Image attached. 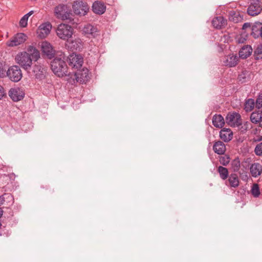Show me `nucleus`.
<instances>
[{"label":"nucleus","mask_w":262,"mask_h":262,"mask_svg":"<svg viewBox=\"0 0 262 262\" xmlns=\"http://www.w3.org/2000/svg\"><path fill=\"white\" fill-rule=\"evenodd\" d=\"M56 17L62 20H68L69 23L73 24L74 18L71 10L67 6L60 4L56 6L54 9Z\"/></svg>","instance_id":"f257e3e1"},{"label":"nucleus","mask_w":262,"mask_h":262,"mask_svg":"<svg viewBox=\"0 0 262 262\" xmlns=\"http://www.w3.org/2000/svg\"><path fill=\"white\" fill-rule=\"evenodd\" d=\"M51 68L53 72L58 77L67 75L68 67L62 57L55 58L51 61Z\"/></svg>","instance_id":"f03ea898"},{"label":"nucleus","mask_w":262,"mask_h":262,"mask_svg":"<svg viewBox=\"0 0 262 262\" xmlns=\"http://www.w3.org/2000/svg\"><path fill=\"white\" fill-rule=\"evenodd\" d=\"M72 9L75 15L83 16L88 14L90 7L86 2L82 0H77L73 3Z\"/></svg>","instance_id":"7ed1b4c3"},{"label":"nucleus","mask_w":262,"mask_h":262,"mask_svg":"<svg viewBox=\"0 0 262 262\" xmlns=\"http://www.w3.org/2000/svg\"><path fill=\"white\" fill-rule=\"evenodd\" d=\"M262 11V2L260 0H249L247 10V14L251 16H255Z\"/></svg>","instance_id":"20e7f679"},{"label":"nucleus","mask_w":262,"mask_h":262,"mask_svg":"<svg viewBox=\"0 0 262 262\" xmlns=\"http://www.w3.org/2000/svg\"><path fill=\"white\" fill-rule=\"evenodd\" d=\"M57 36L63 40H68L72 37L73 29L70 25L60 24L56 30Z\"/></svg>","instance_id":"39448f33"},{"label":"nucleus","mask_w":262,"mask_h":262,"mask_svg":"<svg viewBox=\"0 0 262 262\" xmlns=\"http://www.w3.org/2000/svg\"><path fill=\"white\" fill-rule=\"evenodd\" d=\"M32 55V53H29L26 52H21L16 56V59L20 66L23 67L24 69L27 70L28 68H31L32 61L31 57Z\"/></svg>","instance_id":"423d86ee"},{"label":"nucleus","mask_w":262,"mask_h":262,"mask_svg":"<svg viewBox=\"0 0 262 262\" xmlns=\"http://www.w3.org/2000/svg\"><path fill=\"white\" fill-rule=\"evenodd\" d=\"M70 75L74 82L75 80H76V82H88L90 79L89 70L86 68L79 70Z\"/></svg>","instance_id":"0eeeda50"},{"label":"nucleus","mask_w":262,"mask_h":262,"mask_svg":"<svg viewBox=\"0 0 262 262\" xmlns=\"http://www.w3.org/2000/svg\"><path fill=\"white\" fill-rule=\"evenodd\" d=\"M226 121L231 127H239L242 124L241 116L236 112L228 113L226 117Z\"/></svg>","instance_id":"6e6552de"},{"label":"nucleus","mask_w":262,"mask_h":262,"mask_svg":"<svg viewBox=\"0 0 262 262\" xmlns=\"http://www.w3.org/2000/svg\"><path fill=\"white\" fill-rule=\"evenodd\" d=\"M7 75L13 82H18L22 77L20 69L17 66L11 67L8 69Z\"/></svg>","instance_id":"1a4fd4ad"},{"label":"nucleus","mask_w":262,"mask_h":262,"mask_svg":"<svg viewBox=\"0 0 262 262\" xmlns=\"http://www.w3.org/2000/svg\"><path fill=\"white\" fill-rule=\"evenodd\" d=\"M69 65L72 68L80 69L83 63V58L81 55L72 54L68 57Z\"/></svg>","instance_id":"9d476101"},{"label":"nucleus","mask_w":262,"mask_h":262,"mask_svg":"<svg viewBox=\"0 0 262 262\" xmlns=\"http://www.w3.org/2000/svg\"><path fill=\"white\" fill-rule=\"evenodd\" d=\"M27 36L24 33H17L7 41L6 45L9 47L17 46L24 42Z\"/></svg>","instance_id":"9b49d317"},{"label":"nucleus","mask_w":262,"mask_h":262,"mask_svg":"<svg viewBox=\"0 0 262 262\" xmlns=\"http://www.w3.org/2000/svg\"><path fill=\"white\" fill-rule=\"evenodd\" d=\"M10 98L14 102L21 100L25 96L24 92L19 88H11L8 93Z\"/></svg>","instance_id":"f8f14e48"},{"label":"nucleus","mask_w":262,"mask_h":262,"mask_svg":"<svg viewBox=\"0 0 262 262\" xmlns=\"http://www.w3.org/2000/svg\"><path fill=\"white\" fill-rule=\"evenodd\" d=\"M52 25L47 23L40 25L36 31L37 36L40 38H46L50 33Z\"/></svg>","instance_id":"ddd939ff"},{"label":"nucleus","mask_w":262,"mask_h":262,"mask_svg":"<svg viewBox=\"0 0 262 262\" xmlns=\"http://www.w3.org/2000/svg\"><path fill=\"white\" fill-rule=\"evenodd\" d=\"M238 57L236 54H230L223 58V64L229 67H234L237 65Z\"/></svg>","instance_id":"4468645a"},{"label":"nucleus","mask_w":262,"mask_h":262,"mask_svg":"<svg viewBox=\"0 0 262 262\" xmlns=\"http://www.w3.org/2000/svg\"><path fill=\"white\" fill-rule=\"evenodd\" d=\"M42 53L45 54L49 59L54 57L55 51L51 44L47 41H42L40 45Z\"/></svg>","instance_id":"2eb2a0df"},{"label":"nucleus","mask_w":262,"mask_h":262,"mask_svg":"<svg viewBox=\"0 0 262 262\" xmlns=\"http://www.w3.org/2000/svg\"><path fill=\"white\" fill-rule=\"evenodd\" d=\"M46 69L44 67L43 65L41 64H35L34 66V74H35V78L38 80H43L46 74Z\"/></svg>","instance_id":"dca6fc26"},{"label":"nucleus","mask_w":262,"mask_h":262,"mask_svg":"<svg viewBox=\"0 0 262 262\" xmlns=\"http://www.w3.org/2000/svg\"><path fill=\"white\" fill-rule=\"evenodd\" d=\"M92 10L95 14L102 15L106 11V6L103 2L96 1L93 3Z\"/></svg>","instance_id":"f3484780"},{"label":"nucleus","mask_w":262,"mask_h":262,"mask_svg":"<svg viewBox=\"0 0 262 262\" xmlns=\"http://www.w3.org/2000/svg\"><path fill=\"white\" fill-rule=\"evenodd\" d=\"M251 35L254 38L261 37L262 38V23L260 21L255 22L251 27Z\"/></svg>","instance_id":"a211bd4d"},{"label":"nucleus","mask_w":262,"mask_h":262,"mask_svg":"<svg viewBox=\"0 0 262 262\" xmlns=\"http://www.w3.org/2000/svg\"><path fill=\"white\" fill-rule=\"evenodd\" d=\"M251 121L262 128V108L252 112L250 115Z\"/></svg>","instance_id":"6ab92c4d"},{"label":"nucleus","mask_w":262,"mask_h":262,"mask_svg":"<svg viewBox=\"0 0 262 262\" xmlns=\"http://www.w3.org/2000/svg\"><path fill=\"white\" fill-rule=\"evenodd\" d=\"M69 47L73 51H80L83 48V42L79 38H76L74 39L69 41Z\"/></svg>","instance_id":"aec40b11"},{"label":"nucleus","mask_w":262,"mask_h":262,"mask_svg":"<svg viewBox=\"0 0 262 262\" xmlns=\"http://www.w3.org/2000/svg\"><path fill=\"white\" fill-rule=\"evenodd\" d=\"M220 137L224 142H228L233 138V133L230 129L224 128L220 132Z\"/></svg>","instance_id":"412c9836"},{"label":"nucleus","mask_w":262,"mask_h":262,"mask_svg":"<svg viewBox=\"0 0 262 262\" xmlns=\"http://www.w3.org/2000/svg\"><path fill=\"white\" fill-rule=\"evenodd\" d=\"M244 15L237 11H230L229 12V19L230 21L238 23L242 21Z\"/></svg>","instance_id":"4be33fe9"},{"label":"nucleus","mask_w":262,"mask_h":262,"mask_svg":"<svg viewBox=\"0 0 262 262\" xmlns=\"http://www.w3.org/2000/svg\"><path fill=\"white\" fill-rule=\"evenodd\" d=\"M250 171L253 177L256 178L262 172V165L258 163H254L250 166Z\"/></svg>","instance_id":"5701e85b"},{"label":"nucleus","mask_w":262,"mask_h":262,"mask_svg":"<svg viewBox=\"0 0 262 262\" xmlns=\"http://www.w3.org/2000/svg\"><path fill=\"white\" fill-rule=\"evenodd\" d=\"M227 24V21L222 16H216L212 20V26L216 29H221Z\"/></svg>","instance_id":"b1692460"},{"label":"nucleus","mask_w":262,"mask_h":262,"mask_svg":"<svg viewBox=\"0 0 262 262\" xmlns=\"http://www.w3.org/2000/svg\"><path fill=\"white\" fill-rule=\"evenodd\" d=\"M228 178V181L226 182L227 185H228L227 183H228V185L230 187L236 188L239 186V181L237 174L235 173H231Z\"/></svg>","instance_id":"393cba45"},{"label":"nucleus","mask_w":262,"mask_h":262,"mask_svg":"<svg viewBox=\"0 0 262 262\" xmlns=\"http://www.w3.org/2000/svg\"><path fill=\"white\" fill-rule=\"evenodd\" d=\"M213 150L215 153L218 155H223L226 150V146L223 142L217 141L214 143L213 146Z\"/></svg>","instance_id":"a878e982"},{"label":"nucleus","mask_w":262,"mask_h":262,"mask_svg":"<svg viewBox=\"0 0 262 262\" xmlns=\"http://www.w3.org/2000/svg\"><path fill=\"white\" fill-rule=\"evenodd\" d=\"M212 124L216 128H221L225 124V120L221 115H215L212 118Z\"/></svg>","instance_id":"bb28decb"},{"label":"nucleus","mask_w":262,"mask_h":262,"mask_svg":"<svg viewBox=\"0 0 262 262\" xmlns=\"http://www.w3.org/2000/svg\"><path fill=\"white\" fill-rule=\"evenodd\" d=\"M252 52V49L250 46L243 47L239 52V56L242 59H246L249 57Z\"/></svg>","instance_id":"cd10ccee"},{"label":"nucleus","mask_w":262,"mask_h":262,"mask_svg":"<svg viewBox=\"0 0 262 262\" xmlns=\"http://www.w3.org/2000/svg\"><path fill=\"white\" fill-rule=\"evenodd\" d=\"M82 31L85 35L95 36L97 31V29L91 24H87L84 26Z\"/></svg>","instance_id":"c85d7f7f"},{"label":"nucleus","mask_w":262,"mask_h":262,"mask_svg":"<svg viewBox=\"0 0 262 262\" xmlns=\"http://www.w3.org/2000/svg\"><path fill=\"white\" fill-rule=\"evenodd\" d=\"M217 171L220 174V178L225 180L229 177V171L227 168L220 166L217 168Z\"/></svg>","instance_id":"c756f323"},{"label":"nucleus","mask_w":262,"mask_h":262,"mask_svg":"<svg viewBox=\"0 0 262 262\" xmlns=\"http://www.w3.org/2000/svg\"><path fill=\"white\" fill-rule=\"evenodd\" d=\"M5 201L13 203V196L10 193H5L0 196V206L4 204Z\"/></svg>","instance_id":"7c9ffc66"},{"label":"nucleus","mask_w":262,"mask_h":262,"mask_svg":"<svg viewBox=\"0 0 262 262\" xmlns=\"http://www.w3.org/2000/svg\"><path fill=\"white\" fill-rule=\"evenodd\" d=\"M33 14V10L30 11L29 13L25 14L20 19L19 24L20 27L24 28L27 26L28 18Z\"/></svg>","instance_id":"2f4dec72"},{"label":"nucleus","mask_w":262,"mask_h":262,"mask_svg":"<svg viewBox=\"0 0 262 262\" xmlns=\"http://www.w3.org/2000/svg\"><path fill=\"white\" fill-rule=\"evenodd\" d=\"M255 106V101L253 99H248L246 100L245 103V107L244 109L246 112H250L251 111L254 107Z\"/></svg>","instance_id":"473e14b6"},{"label":"nucleus","mask_w":262,"mask_h":262,"mask_svg":"<svg viewBox=\"0 0 262 262\" xmlns=\"http://www.w3.org/2000/svg\"><path fill=\"white\" fill-rule=\"evenodd\" d=\"M238 79L239 81L246 82L251 80L250 73L247 71H243L238 75Z\"/></svg>","instance_id":"72a5a7b5"},{"label":"nucleus","mask_w":262,"mask_h":262,"mask_svg":"<svg viewBox=\"0 0 262 262\" xmlns=\"http://www.w3.org/2000/svg\"><path fill=\"white\" fill-rule=\"evenodd\" d=\"M231 166L234 172H237L241 167V162L239 159L236 158L233 160L231 163Z\"/></svg>","instance_id":"f704fd0d"},{"label":"nucleus","mask_w":262,"mask_h":262,"mask_svg":"<svg viewBox=\"0 0 262 262\" xmlns=\"http://www.w3.org/2000/svg\"><path fill=\"white\" fill-rule=\"evenodd\" d=\"M251 194L255 198H257L260 194V190L258 185L256 183H254L251 190Z\"/></svg>","instance_id":"c9c22d12"},{"label":"nucleus","mask_w":262,"mask_h":262,"mask_svg":"<svg viewBox=\"0 0 262 262\" xmlns=\"http://www.w3.org/2000/svg\"><path fill=\"white\" fill-rule=\"evenodd\" d=\"M254 56L256 60L262 58V46H258L254 52Z\"/></svg>","instance_id":"e433bc0d"},{"label":"nucleus","mask_w":262,"mask_h":262,"mask_svg":"<svg viewBox=\"0 0 262 262\" xmlns=\"http://www.w3.org/2000/svg\"><path fill=\"white\" fill-rule=\"evenodd\" d=\"M220 162L224 166H227L230 162V158L227 155L222 156L220 159Z\"/></svg>","instance_id":"4c0bfd02"},{"label":"nucleus","mask_w":262,"mask_h":262,"mask_svg":"<svg viewBox=\"0 0 262 262\" xmlns=\"http://www.w3.org/2000/svg\"><path fill=\"white\" fill-rule=\"evenodd\" d=\"M254 152L255 154L257 156L262 155V142H260L257 144L255 148Z\"/></svg>","instance_id":"58836bf2"},{"label":"nucleus","mask_w":262,"mask_h":262,"mask_svg":"<svg viewBox=\"0 0 262 262\" xmlns=\"http://www.w3.org/2000/svg\"><path fill=\"white\" fill-rule=\"evenodd\" d=\"M255 106L256 108H257L259 110L261 107L262 106V96H259L255 102Z\"/></svg>","instance_id":"ea45409f"},{"label":"nucleus","mask_w":262,"mask_h":262,"mask_svg":"<svg viewBox=\"0 0 262 262\" xmlns=\"http://www.w3.org/2000/svg\"><path fill=\"white\" fill-rule=\"evenodd\" d=\"M6 76V70L4 68L3 64L0 62V77H4Z\"/></svg>","instance_id":"a19ab883"},{"label":"nucleus","mask_w":262,"mask_h":262,"mask_svg":"<svg viewBox=\"0 0 262 262\" xmlns=\"http://www.w3.org/2000/svg\"><path fill=\"white\" fill-rule=\"evenodd\" d=\"M40 58L39 52L34 48V60L37 61Z\"/></svg>","instance_id":"79ce46f5"},{"label":"nucleus","mask_w":262,"mask_h":262,"mask_svg":"<svg viewBox=\"0 0 262 262\" xmlns=\"http://www.w3.org/2000/svg\"><path fill=\"white\" fill-rule=\"evenodd\" d=\"M6 96V93L4 89L2 86L0 85V100H1L4 97Z\"/></svg>","instance_id":"37998d69"},{"label":"nucleus","mask_w":262,"mask_h":262,"mask_svg":"<svg viewBox=\"0 0 262 262\" xmlns=\"http://www.w3.org/2000/svg\"><path fill=\"white\" fill-rule=\"evenodd\" d=\"M251 27L250 23H246L244 24L242 27L243 30H246L247 29H249L251 31Z\"/></svg>","instance_id":"c03bdc74"},{"label":"nucleus","mask_w":262,"mask_h":262,"mask_svg":"<svg viewBox=\"0 0 262 262\" xmlns=\"http://www.w3.org/2000/svg\"><path fill=\"white\" fill-rule=\"evenodd\" d=\"M241 179L243 181H247L248 179V176L246 172H244L240 173Z\"/></svg>","instance_id":"a18cd8bd"},{"label":"nucleus","mask_w":262,"mask_h":262,"mask_svg":"<svg viewBox=\"0 0 262 262\" xmlns=\"http://www.w3.org/2000/svg\"><path fill=\"white\" fill-rule=\"evenodd\" d=\"M246 40V37H240L238 39V42L239 43H243L245 40Z\"/></svg>","instance_id":"49530a36"},{"label":"nucleus","mask_w":262,"mask_h":262,"mask_svg":"<svg viewBox=\"0 0 262 262\" xmlns=\"http://www.w3.org/2000/svg\"><path fill=\"white\" fill-rule=\"evenodd\" d=\"M32 50H33V46H31V45L29 46L28 48V51L31 52Z\"/></svg>","instance_id":"de8ad7c7"},{"label":"nucleus","mask_w":262,"mask_h":262,"mask_svg":"<svg viewBox=\"0 0 262 262\" xmlns=\"http://www.w3.org/2000/svg\"><path fill=\"white\" fill-rule=\"evenodd\" d=\"M3 210L2 209V208H0V217L2 216L3 215Z\"/></svg>","instance_id":"09e8293b"},{"label":"nucleus","mask_w":262,"mask_h":262,"mask_svg":"<svg viewBox=\"0 0 262 262\" xmlns=\"http://www.w3.org/2000/svg\"><path fill=\"white\" fill-rule=\"evenodd\" d=\"M1 226H2V224H1V223L0 222V228H1Z\"/></svg>","instance_id":"8fccbe9b"}]
</instances>
